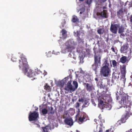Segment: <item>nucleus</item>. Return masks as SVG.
Returning a JSON list of instances; mask_svg holds the SVG:
<instances>
[{"instance_id":"nucleus-43","label":"nucleus","mask_w":132,"mask_h":132,"mask_svg":"<svg viewBox=\"0 0 132 132\" xmlns=\"http://www.w3.org/2000/svg\"><path fill=\"white\" fill-rule=\"evenodd\" d=\"M126 132H132V129H130V130L126 131Z\"/></svg>"},{"instance_id":"nucleus-3","label":"nucleus","mask_w":132,"mask_h":132,"mask_svg":"<svg viewBox=\"0 0 132 132\" xmlns=\"http://www.w3.org/2000/svg\"><path fill=\"white\" fill-rule=\"evenodd\" d=\"M98 106L101 109L106 108L108 110L111 108V102L109 96H104V95L99 96L98 98Z\"/></svg>"},{"instance_id":"nucleus-39","label":"nucleus","mask_w":132,"mask_h":132,"mask_svg":"<svg viewBox=\"0 0 132 132\" xmlns=\"http://www.w3.org/2000/svg\"><path fill=\"white\" fill-rule=\"evenodd\" d=\"M51 52H49L48 53V54L47 55V56L48 57H50L51 56V55H50L51 54Z\"/></svg>"},{"instance_id":"nucleus-34","label":"nucleus","mask_w":132,"mask_h":132,"mask_svg":"<svg viewBox=\"0 0 132 132\" xmlns=\"http://www.w3.org/2000/svg\"><path fill=\"white\" fill-rule=\"evenodd\" d=\"M52 54H54L56 55H59L60 54V52H56L55 51H53L52 52Z\"/></svg>"},{"instance_id":"nucleus-27","label":"nucleus","mask_w":132,"mask_h":132,"mask_svg":"<svg viewBox=\"0 0 132 132\" xmlns=\"http://www.w3.org/2000/svg\"><path fill=\"white\" fill-rule=\"evenodd\" d=\"M85 57L84 55H82L81 53H80L79 55V58L80 60V62L81 63H82L83 62V60Z\"/></svg>"},{"instance_id":"nucleus-26","label":"nucleus","mask_w":132,"mask_h":132,"mask_svg":"<svg viewBox=\"0 0 132 132\" xmlns=\"http://www.w3.org/2000/svg\"><path fill=\"white\" fill-rule=\"evenodd\" d=\"M47 110V112L48 114H52L54 113V112L53 111V109L52 107H48L46 108Z\"/></svg>"},{"instance_id":"nucleus-2","label":"nucleus","mask_w":132,"mask_h":132,"mask_svg":"<svg viewBox=\"0 0 132 132\" xmlns=\"http://www.w3.org/2000/svg\"><path fill=\"white\" fill-rule=\"evenodd\" d=\"M20 57L21 59L19 60V68H22L23 71L24 70V74L27 77L30 78H34V79H31V80H33L34 79L36 78L34 77L37 75V73L35 71H33L32 70L28 67L26 59L25 56L21 54Z\"/></svg>"},{"instance_id":"nucleus-24","label":"nucleus","mask_w":132,"mask_h":132,"mask_svg":"<svg viewBox=\"0 0 132 132\" xmlns=\"http://www.w3.org/2000/svg\"><path fill=\"white\" fill-rule=\"evenodd\" d=\"M119 28L118 33H121L124 31V28L122 25H120L119 24V27H118Z\"/></svg>"},{"instance_id":"nucleus-41","label":"nucleus","mask_w":132,"mask_h":132,"mask_svg":"<svg viewBox=\"0 0 132 132\" xmlns=\"http://www.w3.org/2000/svg\"><path fill=\"white\" fill-rule=\"evenodd\" d=\"M65 22L64 21L62 23V27H63L64 26V25H65Z\"/></svg>"},{"instance_id":"nucleus-31","label":"nucleus","mask_w":132,"mask_h":132,"mask_svg":"<svg viewBox=\"0 0 132 132\" xmlns=\"http://www.w3.org/2000/svg\"><path fill=\"white\" fill-rule=\"evenodd\" d=\"M42 112L44 114H46L48 112L46 108H44L42 109Z\"/></svg>"},{"instance_id":"nucleus-54","label":"nucleus","mask_w":132,"mask_h":132,"mask_svg":"<svg viewBox=\"0 0 132 132\" xmlns=\"http://www.w3.org/2000/svg\"><path fill=\"white\" fill-rule=\"evenodd\" d=\"M121 35L124 36V34H121Z\"/></svg>"},{"instance_id":"nucleus-35","label":"nucleus","mask_w":132,"mask_h":132,"mask_svg":"<svg viewBox=\"0 0 132 132\" xmlns=\"http://www.w3.org/2000/svg\"><path fill=\"white\" fill-rule=\"evenodd\" d=\"M85 11V9L84 8H82L80 9V14H81L83 13Z\"/></svg>"},{"instance_id":"nucleus-36","label":"nucleus","mask_w":132,"mask_h":132,"mask_svg":"<svg viewBox=\"0 0 132 132\" xmlns=\"http://www.w3.org/2000/svg\"><path fill=\"white\" fill-rule=\"evenodd\" d=\"M92 2V0H87L86 3L88 5H90L91 3Z\"/></svg>"},{"instance_id":"nucleus-32","label":"nucleus","mask_w":132,"mask_h":132,"mask_svg":"<svg viewBox=\"0 0 132 132\" xmlns=\"http://www.w3.org/2000/svg\"><path fill=\"white\" fill-rule=\"evenodd\" d=\"M104 32V30L103 29H100L97 30L98 33L101 34H102Z\"/></svg>"},{"instance_id":"nucleus-10","label":"nucleus","mask_w":132,"mask_h":132,"mask_svg":"<svg viewBox=\"0 0 132 132\" xmlns=\"http://www.w3.org/2000/svg\"><path fill=\"white\" fill-rule=\"evenodd\" d=\"M128 102V98L124 95L122 96L121 100L119 102L120 103L121 105L124 108L127 106Z\"/></svg>"},{"instance_id":"nucleus-23","label":"nucleus","mask_w":132,"mask_h":132,"mask_svg":"<svg viewBox=\"0 0 132 132\" xmlns=\"http://www.w3.org/2000/svg\"><path fill=\"white\" fill-rule=\"evenodd\" d=\"M123 10L121 9L117 12V14L119 18H120L123 15Z\"/></svg>"},{"instance_id":"nucleus-55","label":"nucleus","mask_w":132,"mask_h":132,"mask_svg":"<svg viewBox=\"0 0 132 132\" xmlns=\"http://www.w3.org/2000/svg\"><path fill=\"white\" fill-rule=\"evenodd\" d=\"M117 100L118 99V97H117Z\"/></svg>"},{"instance_id":"nucleus-14","label":"nucleus","mask_w":132,"mask_h":132,"mask_svg":"<svg viewBox=\"0 0 132 132\" xmlns=\"http://www.w3.org/2000/svg\"><path fill=\"white\" fill-rule=\"evenodd\" d=\"M120 69L121 70V72L122 74L121 79H125V78L126 74V66L125 65H123L121 66Z\"/></svg>"},{"instance_id":"nucleus-7","label":"nucleus","mask_w":132,"mask_h":132,"mask_svg":"<svg viewBox=\"0 0 132 132\" xmlns=\"http://www.w3.org/2000/svg\"><path fill=\"white\" fill-rule=\"evenodd\" d=\"M111 72V70L109 67H103L101 69V75L105 77L108 76Z\"/></svg>"},{"instance_id":"nucleus-18","label":"nucleus","mask_w":132,"mask_h":132,"mask_svg":"<svg viewBox=\"0 0 132 132\" xmlns=\"http://www.w3.org/2000/svg\"><path fill=\"white\" fill-rule=\"evenodd\" d=\"M101 56L100 55H96L95 57V63H100Z\"/></svg>"},{"instance_id":"nucleus-42","label":"nucleus","mask_w":132,"mask_h":132,"mask_svg":"<svg viewBox=\"0 0 132 132\" xmlns=\"http://www.w3.org/2000/svg\"><path fill=\"white\" fill-rule=\"evenodd\" d=\"M111 50H112L114 52H115V50H114V48L113 47H112L111 48Z\"/></svg>"},{"instance_id":"nucleus-40","label":"nucleus","mask_w":132,"mask_h":132,"mask_svg":"<svg viewBox=\"0 0 132 132\" xmlns=\"http://www.w3.org/2000/svg\"><path fill=\"white\" fill-rule=\"evenodd\" d=\"M130 21L131 22H132V14L131 15L129 18Z\"/></svg>"},{"instance_id":"nucleus-30","label":"nucleus","mask_w":132,"mask_h":132,"mask_svg":"<svg viewBox=\"0 0 132 132\" xmlns=\"http://www.w3.org/2000/svg\"><path fill=\"white\" fill-rule=\"evenodd\" d=\"M110 62L111 63L112 62L113 67H115L117 66V63L115 60H112L111 61H110Z\"/></svg>"},{"instance_id":"nucleus-50","label":"nucleus","mask_w":132,"mask_h":132,"mask_svg":"<svg viewBox=\"0 0 132 132\" xmlns=\"http://www.w3.org/2000/svg\"><path fill=\"white\" fill-rule=\"evenodd\" d=\"M47 74V72H45V73H44V76H45Z\"/></svg>"},{"instance_id":"nucleus-4","label":"nucleus","mask_w":132,"mask_h":132,"mask_svg":"<svg viewBox=\"0 0 132 132\" xmlns=\"http://www.w3.org/2000/svg\"><path fill=\"white\" fill-rule=\"evenodd\" d=\"M76 107L77 109H78V110L77 111V114L76 116L79 119L78 122L79 124H81L83 122L85 121L87 119H86V114L84 112H81L79 110V108L80 106V104L78 103H77L75 104Z\"/></svg>"},{"instance_id":"nucleus-52","label":"nucleus","mask_w":132,"mask_h":132,"mask_svg":"<svg viewBox=\"0 0 132 132\" xmlns=\"http://www.w3.org/2000/svg\"><path fill=\"white\" fill-rule=\"evenodd\" d=\"M102 131L101 130H100L98 132H102Z\"/></svg>"},{"instance_id":"nucleus-51","label":"nucleus","mask_w":132,"mask_h":132,"mask_svg":"<svg viewBox=\"0 0 132 132\" xmlns=\"http://www.w3.org/2000/svg\"><path fill=\"white\" fill-rule=\"evenodd\" d=\"M38 108H36V109H35V110H38Z\"/></svg>"},{"instance_id":"nucleus-5","label":"nucleus","mask_w":132,"mask_h":132,"mask_svg":"<svg viewBox=\"0 0 132 132\" xmlns=\"http://www.w3.org/2000/svg\"><path fill=\"white\" fill-rule=\"evenodd\" d=\"M71 83L70 81H69L66 85L64 88L65 92L72 93L77 88L78 84L77 82L75 81H73V84L74 86H72Z\"/></svg>"},{"instance_id":"nucleus-53","label":"nucleus","mask_w":132,"mask_h":132,"mask_svg":"<svg viewBox=\"0 0 132 132\" xmlns=\"http://www.w3.org/2000/svg\"><path fill=\"white\" fill-rule=\"evenodd\" d=\"M94 104V105L95 106H96V104H94V103L93 104Z\"/></svg>"},{"instance_id":"nucleus-13","label":"nucleus","mask_w":132,"mask_h":132,"mask_svg":"<svg viewBox=\"0 0 132 132\" xmlns=\"http://www.w3.org/2000/svg\"><path fill=\"white\" fill-rule=\"evenodd\" d=\"M128 44H125L121 47L120 51L122 53H127L128 51Z\"/></svg>"},{"instance_id":"nucleus-11","label":"nucleus","mask_w":132,"mask_h":132,"mask_svg":"<svg viewBox=\"0 0 132 132\" xmlns=\"http://www.w3.org/2000/svg\"><path fill=\"white\" fill-rule=\"evenodd\" d=\"M67 79L68 78L65 77L61 80L55 81V83L58 86L61 87H63L64 84L67 82Z\"/></svg>"},{"instance_id":"nucleus-44","label":"nucleus","mask_w":132,"mask_h":132,"mask_svg":"<svg viewBox=\"0 0 132 132\" xmlns=\"http://www.w3.org/2000/svg\"><path fill=\"white\" fill-rule=\"evenodd\" d=\"M101 2H105L106 0H100Z\"/></svg>"},{"instance_id":"nucleus-12","label":"nucleus","mask_w":132,"mask_h":132,"mask_svg":"<svg viewBox=\"0 0 132 132\" xmlns=\"http://www.w3.org/2000/svg\"><path fill=\"white\" fill-rule=\"evenodd\" d=\"M119 27V24H112L110 28V31L114 34H117L118 31V27Z\"/></svg>"},{"instance_id":"nucleus-6","label":"nucleus","mask_w":132,"mask_h":132,"mask_svg":"<svg viewBox=\"0 0 132 132\" xmlns=\"http://www.w3.org/2000/svg\"><path fill=\"white\" fill-rule=\"evenodd\" d=\"M74 35L77 37V40L79 43L81 44H84V42L83 36L84 34L82 32H80L78 31H74Z\"/></svg>"},{"instance_id":"nucleus-21","label":"nucleus","mask_w":132,"mask_h":132,"mask_svg":"<svg viewBox=\"0 0 132 132\" xmlns=\"http://www.w3.org/2000/svg\"><path fill=\"white\" fill-rule=\"evenodd\" d=\"M131 108L129 106H127L126 109V111L127 112V113L126 114V115H125L126 116V117L128 115H131V112L130 111Z\"/></svg>"},{"instance_id":"nucleus-46","label":"nucleus","mask_w":132,"mask_h":132,"mask_svg":"<svg viewBox=\"0 0 132 132\" xmlns=\"http://www.w3.org/2000/svg\"><path fill=\"white\" fill-rule=\"evenodd\" d=\"M94 121L96 122V123L97 124L98 123L97 122V119H95L94 120Z\"/></svg>"},{"instance_id":"nucleus-8","label":"nucleus","mask_w":132,"mask_h":132,"mask_svg":"<svg viewBox=\"0 0 132 132\" xmlns=\"http://www.w3.org/2000/svg\"><path fill=\"white\" fill-rule=\"evenodd\" d=\"M106 7L105 6L103 7L102 8H101L100 11H99L97 13V15H101L102 17L107 18L108 16L107 14V12L105 10Z\"/></svg>"},{"instance_id":"nucleus-49","label":"nucleus","mask_w":132,"mask_h":132,"mask_svg":"<svg viewBox=\"0 0 132 132\" xmlns=\"http://www.w3.org/2000/svg\"><path fill=\"white\" fill-rule=\"evenodd\" d=\"M71 53H69V54L68 55V56L69 57H71Z\"/></svg>"},{"instance_id":"nucleus-29","label":"nucleus","mask_w":132,"mask_h":132,"mask_svg":"<svg viewBox=\"0 0 132 132\" xmlns=\"http://www.w3.org/2000/svg\"><path fill=\"white\" fill-rule=\"evenodd\" d=\"M44 89L48 92L51 91L50 87L47 84H46V85L44 86Z\"/></svg>"},{"instance_id":"nucleus-38","label":"nucleus","mask_w":132,"mask_h":132,"mask_svg":"<svg viewBox=\"0 0 132 132\" xmlns=\"http://www.w3.org/2000/svg\"><path fill=\"white\" fill-rule=\"evenodd\" d=\"M84 103H85V105H88L89 103L87 100H86L85 99V101H84Z\"/></svg>"},{"instance_id":"nucleus-16","label":"nucleus","mask_w":132,"mask_h":132,"mask_svg":"<svg viewBox=\"0 0 132 132\" xmlns=\"http://www.w3.org/2000/svg\"><path fill=\"white\" fill-rule=\"evenodd\" d=\"M65 124L69 126H72L73 124V122L72 119L70 118H67L65 120Z\"/></svg>"},{"instance_id":"nucleus-25","label":"nucleus","mask_w":132,"mask_h":132,"mask_svg":"<svg viewBox=\"0 0 132 132\" xmlns=\"http://www.w3.org/2000/svg\"><path fill=\"white\" fill-rule=\"evenodd\" d=\"M127 58L126 56H123L120 59V61L121 62L124 63L127 61Z\"/></svg>"},{"instance_id":"nucleus-33","label":"nucleus","mask_w":132,"mask_h":132,"mask_svg":"<svg viewBox=\"0 0 132 132\" xmlns=\"http://www.w3.org/2000/svg\"><path fill=\"white\" fill-rule=\"evenodd\" d=\"M78 101L79 102H81L82 103H83L84 101H85V99L81 98L79 99Z\"/></svg>"},{"instance_id":"nucleus-28","label":"nucleus","mask_w":132,"mask_h":132,"mask_svg":"<svg viewBox=\"0 0 132 132\" xmlns=\"http://www.w3.org/2000/svg\"><path fill=\"white\" fill-rule=\"evenodd\" d=\"M78 19L77 17L75 15H74L72 17V21L73 22H76L78 20Z\"/></svg>"},{"instance_id":"nucleus-9","label":"nucleus","mask_w":132,"mask_h":132,"mask_svg":"<svg viewBox=\"0 0 132 132\" xmlns=\"http://www.w3.org/2000/svg\"><path fill=\"white\" fill-rule=\"evenodd\" d=\"M38 117V113L36 111L33 113L30 112L29 114V119L30 121L35 120L37 119Z\"/></svg>"},{"instance_id":"nucleus-56","label":"nucleus","mask_w":132,"mask_h":132,"mask_svg":"<svg viewBox=\"0 0 132 132\" xmlns=\"http://www.w3.org/2000/svg\"><path fill=\"white\" fill-rule=\"evenodd\" d=\"M111 67H112V64H111Z\"/></svg>"},{"instance_id":"nucleus-22","label":"nucleus","mask_w":132,"mask_h":132,"mask_svg":"<svg viewBox=\"0 0 132 132\" xmlns=\"http://www.w3.org/2000/svg\"><path fill=\"white\" fill-rule=\"evenodd\" d=\"M42 128L43 129L44 132H50V130H51L50 126L49 125H48L44 128Z\"/></svg>"},{"instance_id":"nucleus-37","label":"nucleus","mask_w":132,"mask_h":132,"mask_svg":"<svg viewBox=\"0 0 132 132\" xmlns=\"http://www.w3.org/2000/svg\"><path fill=\"white\" fill-rule=\"evenodd\" d=\"M77 72L80 73H81L82 74L83 73V71L81 70V68L79 69V71H78Z\"/></svg>"},{"instance_id":"nucleus-20","label":"nucleus","mask_w":132,"mask_h":132,"mask_svg":"<svg viewBox=\"0 0 132 132\" xmlns=\"http://www.w3.org/2000/svg\"><path fill=\"white\" fill-rule=\"evenodd\" d=\"M104 61L103 64V67H109V63H108L109 60L108 58H106L104 59Z\"/></svg>"},{"instance_id":"nucleus-19","label":"nucleus","mask_w":132,"mask_h":132,"mask_svg":"<svg viewBox=\"0 0 132 132\" xmlns=\"http://www.w3.org/2000/svg\"><path fill=\"white\" fill-rule=\"evenodd\" d=\"M127 118L126 117V116L125 115L122 117L120 120H119L118 121V123L119 125H120L122 123L125 122Z\"/></svg>"},{"instance_id":"nucleus-15","label":"nucleus","mask_w":132,"mask_h":132,"mask_svg":"<svg viewBox=\"0 0 132 132\" xmlns=\"http://www.w3.org/2000/svg\"><path fill=\"white\" fill-rule=\"evenodd\" d=\"M84 86L87 91H91L94 89V87L93 85L88 83H85Z\"/></svg>"},{"instance_id":"nucleus-1","label":"nucleus","mask_w":132,"mask_h":132,"mask_svg":"<svg viewBox=\"0 0 132 132\" xmlns=\"http://www.w3.org/2000/svg\"><path fill=\"white\" fill-rule=\"evenodd\" d=\"M67 32L64 29H63L60 32V40L59 43L61 48V52L65 54L71 50L73 49L75 47L74 46L77 45V43L72 40H69L67 41L64 44H63L61 40L65 39L67 37Z\"/></svg>"},{"instance_id":"nucleus-17","label":"nucleus","mask_w":132,"mask_h":132,"mask_svg":"<svg viewBox=\"0 0 132 132\" xmlns=\"http://www.w3.org/2000/svg\"><path fill=\"white\" fill-rule=\"evenodd\" d=\"M98 64L95 63L92 66V69L95 71V73L96 74L98 68H99Z\"/></svg>"},{"instance_id":"nucleus-47","label":"nucleus","mask_w":132,"mask_h":132,"mask_svg":"<svg viewBox=\"0 0 132 132\" xmlns=\"http://www.w3.org/2000/svg\"><path fill=\"white\" fill-rule=\"evenodd\" d=\"M95 80L96 81H98V78H95Z\"/></svg>"},{"instance_id":"nucleus-48","label":"nucleus","mask_w":132,"mask_h":132,"mask_svg":"<svg viewBox=\"0 0 132 132\" xmlns=\"http://www.w3.org/2000/svg\"><path fill=\"white\" fill-rule=\"evenodd\" d=\"M79 74H76V77H78L79 76Z\"/></svg>"},{"instance_id":"nucleus-45","label":"nucleus","mask_w":132,"mask_h":132,"mask_svg":"<svg viewBox=\"0 0 132 132\" xmlns=\"http://www.w3.org/2000/svg\"><path fill=\"white\" fill-rule=\"evenodd\" d=\"M35 125H37V127H40V125L39 124H36Z\"/></svg>"}]
</instances>
